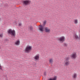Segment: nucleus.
<instances>
[{
    "label": "nucleus",
    "instance_id": "nucleus-1",
    "mask_svg": "<svg viewBox=\"0 0 80 80\" xmlns=\"http://www.w3.org/2000/svg\"><path fill=\"white\" fill-rule=\"evenodd\" d=\"M8 33L12 37H15L16 33L15 30H12V29H10L8 30Z\"/></svg>",
    "mask_w": 80,
    "mask_h": 80
},
{
    "label": "nucleus",
    "instance_id": "nucleus-2",
    "mask_svg": "<svg viewBox=\"0 0 80 80\" xmlns=\"http://www.w3.org/2000/svg\"><path fill=\"white\" fill-rule=\"evenodd\" d=\"M70 57H66L65 58V60L64 61V65L65 66H68L70 65Z\"/></svg>",
    "mask_w": 80,
    "mask_h": 80
},
{
    "label": "nucleus",
    "instance_id": "nucleus-3",
    "mask_svg": "<svg viewBox=\"0 0 80 80\" xmlns=\"http://www.w3.org/2000/svg\"><path fill=\"white\" fill-rule=\"evenodd\" d=\"M32 48L31 46H27L25 49L24 50V52L26 53H30V51L32 50Z\"/></svg>",
    "mask_w": 80,
    "mask_h": 80
},
{
    "label": "nucleus",
    "instance_id": "nucleus-4",
    "mask_svg": "<svg viewBox=\"0 0 80 80\" xmlns=\"http://www.w3.org/2000/svg\"><path fill=\"white\" fill-rule=\"evenodd\" d=\"M31 2L29 0H25L22 1L23 5H25V6H27V5H30Z\"/></svg>",
    "mask_w": 80,
    "mask_h": 80
},
{
    "label": "nucleus",
    "instance_id": "nucleus-5",
    "mask_svg": "<svg viewBox=\"0 0 80 80\" xmlns=\"http://www.w3.org/2000/svg\"><path fill=\"white\" fill-rule=\"evenodd\" d=\"M77 57V53L76 52H73L70 55V57L72 59H75Z\"/></svg>",
    "mask_w": 80,
    "mask_h": 80
},
{
    "label": "nucleus",
    "instance_id": "nucleus-6",
    "mask_svg": "<svg viewBox=\"0 0 80 80\" xmlns=\"http://www.w3.org/2000/svg\"><path fill=\"white\" fill-rule=\"evenodd\" d=\"M58 40L61 43H63L64 41H65V37L62 36L58 38Z\"/></svg>",
    "mask_w": 80,
    "mask_h": 80
},
{
    "label": "nucleus",
    "instance_id": "nucleus-7",
    "mask_svg": "<svg viewBox=\"0 0 80 80\" xmlns=\"http://www.w3.org/2000/svg\"><path fill=\"white\" fill-rule=\"evenodd\" d=\"M45 30L46 33H48L50 32V29L47 27H45Z\"/></svg>",
    "mask_w": 80,
    "mask_h": 80
},
{
    "label": "nucleus",
    "instance_id": "nucleus-8",
    "mask_svg": "<svg viewBox=\"0 0 80 80\" xmlns=\"http://www.w3.org/2000/svg\"><path fill=\"white\" fill-rule=\"evenodd\" d=\"M73 38H74V39H76V40H78V38H79L78 36V35H77V34L75 33L73 34Z\"/></svg>",
    "mask_w": 80,
    "mask_h": 80
},
{
    "label": "nucleus",
    "instance_id": "nucleus-9",
    "mask_svg": "<svg viewBox=\"0 0 80 80\" xmlns=\"http://www.w3.org/2000/svg\"><path fill=\"white\" fill-rule=\"evenodd\" d=\"M39 30L41 32H43V26L42 25H40Z\"/></svg>",
    "mask_w": 80,
    "mask_h": 80
},
{
    "label": "nucleus",
    "instance_id": "nucleus-10",
    "mask_svg": "<svg viewBox=\"0 0 80 80\" xmlns=\"http://www.w3.org/2000/svg\"><path fill=\"white\" fill-rule=\"evenodd\" d=\"M72 77L73 79H76L77 77V74L76 73H74L72 76Z\"/></svg>",
    "mask_w": 80,
    "mask_h": 80
},
{
    "label": "nucleus",
    "instance_id": "nucleus-11",
    "mask_svg": "<svg viewBox=\"0 0 80 80\" xmlns=\"http://www.w3.org/2000/svg\"><path fill=\"white\" fill-rule=\"evenodd\" d=\"M39 57L40 55H37L34 56V58L35 60H38L39 59Z\"/></svg>",
    "mask_w": 80,
    "mask_h": 80
},
{
    "label": "nucleus",
    "instance_id": "nucleus-12",
    "mask_svg": "<svg viewBox=\"0 0 80 80\" xmlns=\"http://www.w3.org/2000/svg\"><path fill=\"white\" fill-rule=\"evenodd\" d=\"M28 28L30 31H32L33 30V26H30L28 27Z\"/></svg>",
    "mask_w": 80,
    "mask_h": 80
},
{
    "label": "nucleus",
    "instance_id": "nucleus-13",
    "mask_svg": "<svg viewBox=\"0 0 80 80\" xmlns=\"http://www.w3.org/2000/svg\"><path fill=\"white\" fill-rule=\"evenodd\" d=\"M63 45L64 47H67L68 44L64 42L63 43Z\"/></svg>",
    "mask_w": 80,
    "mask_h": 80
},
{
    "label": "nucleus",
    "instance_id": "nucleus-14",
    "mask_svg": "<svg viewBox=\"0 0 80 80\" xmlns=\"http://www.w3.org/2000/svg\"><path fill=\"white\" fill-rule=\"evenodd\" d=\"M15 44H16V45H20V41H17L16 42H15Z\"/></svg>",
    "mask_w": 80,
    "mask_h": 80
},
{
    "label": "nucleus",
    "instance_id": "nucleus-15",
    "mask_svg": "<svg viewBox=\"0 0 80 80\" xmlns=\"http://www.w3.org/2000/svg\"><path fill=\"white\" fill-rule=\"evenodd\" d=\"M73 22L75 24H77L78 23V19H74L73 20Z\"/></svg>",
    "mask_w": 80,
    "mask_h": 80
},
{
    "label": "nucleus",
    "instance_id": "nucleus-16",
    "mask_svg": "<svg viewBox=\"0 0 80 80\" xmlns=\"http://www.w3.org/2000/svg\"><path fill=\"white\" fill-rule=\"evenodd\" d=\"M49 80H57V76H55L53 78H50Z\"/></svg>",
    "mask_w": 80,
    "mask_h": 80
},
{
    "label": "nucleus",
    "instance_id": "nucleus-17",
    "mask_svg": "<svg viewBox=\"0 0 80 80\" xmlns=\"http://www.w3.org/2000/svg\"><path fill=\"white\" fill-rule=\"evenodd\" d=\"M46 23H47V21H45L42 24V26L43 27H45V25H46Z\"/></svg>",
    "mask_w": 80,
    "mask_h": 80
},
{
    "label": "nucleus",
    "instance_id": "nucleus-18",
    "mask_svg": "<svg viewBox=\"0 0 80 80\" xmlns=\"http://www.w3.org/2000/svg\"><path fill=\"white\" fill-rule=\"evenodd\" d=\"M49 63H53V59H49Z\"/></svg>",
    "mask_w": 80,
    "mask_h": 80
},
{
    "label": "nucleus",
    "instance_id": "nucleus-19",
    "mask_svg": "<svg viewBox=\"0 0 80 80\" xmlns=\"http://www.w3.org/2000/svg\"><path fill=\"white\" fill-rule=\"evenodd\" d=\"M0 69H1V70H2V66H1V65L0 64Z\"/></svg>",
    "mask_w": 80,
    "mask_h": 80
},
{
    "label": "nucleus",
    "instance_id": "nucleus-20",
    "mask_svg": "<svg viewBox=\"0 0 80 80\" xmlns=\"http://www.w3.org/2000/svg\"><path fill=\"white\" fill-rule=\"evenodd\" d=\"M3 37V34H0V37Z\"/></svg>",
    "mask_w": 80,
    "mask_h": 80
},
{
    "label": "nucleus",
    "instance_id": "nucleus-21",
    "mask_svg": "<svg viewBox=\"0 0 80 80\" xmlns=\"http://www.w3.org/2000/svg\"><path fill=\"white\" fill-rule=\"evenodd\" d=\"M19 26H22V24H21V23H19Z\"/></svg>",
    "mask_w": 80,
    "mask_h": 80
},
{
    "label": "nucleus",
    "instance_id": "nucleus-22",
    "mask_svg": "<svg viewBox=\"0 0 80 80\" xmlns=\"http://www.w3.org/2000/svg\"><path fill=\"white\" fill-rule=\"evenodd\" d=\"M44 75H46V72H44Z\"/></svg>",
    "mask_w": 80,
    "mask_h": 80
},
{
    "label": "nucleus",
    "instance_id": "nucleus-23",
    "mask_svg": "<svg viewBox=\"0 0 80 80\" xmlns=\"http://www.w3.org/2000/svg\"><path fill=\"white\" fill-rule=\"evenodd\" d=\"M1 49V48L0 47V49Z\"/></svg>",
    "mask_w": 80,
    "mask_h": 80
}]
</instances>
